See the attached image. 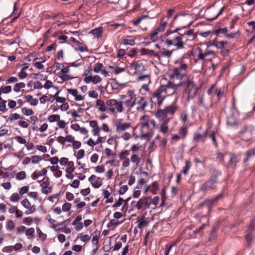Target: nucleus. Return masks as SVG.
<instances>
[{
  "mask_svg": "<svg viewBox=\"0 0 255 255\" xmlns=\"http://www.w3.org/2000/svg\"><path fill=\"white\" fill-rule=\"evenodd\" d=\"M255 230V218H254L252 220L249 226H248V228L247 230L251 231V232H253Z\"/></svg>",
  "mask_w": 255,
  "mask_h": 255,
  "instance_id": "nucleus-57",
  "label": "nucleus"
},
{
  "mask_svg": "<svg viewBox=\"0 0 255 255\" xmlns=\"http://www.w3.org/2000/svg\"><path fill=\"white\" fill-rule=\"evenodd\" d=\"M103 67V64L101 63L98 62L95 64L93 70L96 73H98L102 70Z\"/></svg>",
  "mask_w": 255,
  "mask_h": 255,
  "instance_id": "nucleus-43",
  "label": "nucleus"
},
{
  "mask_svg": "<svg viewBox=\"0 0 255 255\" xmlns=\"http://www.w3.org/2000/svg\"><path fill=\"white\" fill-rule=\"evenodd\" d=\"M69 68L68 66L62 68L58 74V76L62 79L63 81H66L73 79V77L70 75L66 74L69 72Z\"/></svg>",
  "mask_w": 255,
  "mask_h": 255,
  "instance_id": "nucleus-15",
  "label": "nucleus"
},
{
  "mask_svg": "<svg viewBox=\"0 0 255 255\" xmlns=\"http://www.w3.org/2000/svg\"><path fill=\"white\" fill-rule=\"evenodd\" d=\"M208 224L204 223L201 227L193 231L192 233L189 234L190 238L195 239L197 237H200L203 235L202 231L207 226Z\"/></svg>",
  "mask_w": 255,
  "mask_h": 255,
  "instance_id": "nucleus-12",
  "label": "nucleus"
},
{
  "mask_svg": "<svg viewBox=\"0 0 255 255\" xmlns=\"http://www.w3.org/2000/svg\"><path fill=\"white\" fill-rule=\"evenodd\" d=\"M229 43L228 41H220L218 40L217 37L214 38V43H213L214 46H215L217 49H223L225 46L228 44Z\"/></svg>",
  "mask_w": 255,
  "mask_h": 255,
  "instance_id": "nucleus-24",
  "label": "nucleus"
},
{
  "mask_svg": "<svg viewBox=\"0 0 255 255\" xmlns=\"http://www.w3.org/2000/svg\"><path fill=\"white\" fill-rule=\"evenodd\" d=\"M60 119V116L58 115H52L48 117V121L50 122H57Z\"/></svg>",
  "mask_w": 255,
  "mask_h": 255,
  "instance_id": "nucleus-40",
  "label": "nucleus"
},
{
  "mask_svg": "<svg viewBox=\"0 0 255 255\" xmlns=\"http://www.w3.org/2000/svg\"><path fill=\"white\" fill-rule=\"evenodd\" d=\"M36 231L38 234V237L42 239L43 241H45L46 239L47 235L43 233L40 230V228L38 227L36 228Z\"/></svg>",
  "mask_w": 255,
  "mask_h": 255,
  "instance_id": "nucleus-50",
  "label": "nucleus"
},
{
  "mask_svg": "<svg viewBox=\"0 0 255 255\" xmlns=\"http://www.w3.org/2000/svg\"><path fill=\"white\" fill-rule=\"evenodd\" d=\"M168 96H169V92L165 85H161L152 94L150 101L155 105L157 104L158 107L160 108L162 105L163 101Z\"/></svg>",
  "mask_w": 255,
  "mask_h": 255,
  "instance_id": "nucleus-4",
  "label": "nucleus"
},
{
  "mask_svg": "<svg viewBox=\"0 0 255 255\" xmlns=\"http://www.w3.org/2000/svg\"><path fill=\"white\" fill-rule=\"evenodd\" d=\"M164 18L165 17H163L162 18L160 25L157 28H156L157 30L159 32L164 31L165 29L166 26L167 24V20L164 21Z\"/></svg>",
  "mask_w": 255,
  "mask_h": 255,
  "instance_id": "nucleus-31",
  "label": "nucleus"
},
{
  "mask_svg": "<svg viewBox=\"0 0 255 255\" xmlns=\"http://www.w3.org/2000/svg\"><path fill=\"white\" fill-rule=\"evenodd\" d=\"M230 158L229 161L227 164V167L228 168H235L236 167L237 163L240 161V158L237 155L229 153Z\"/></svg>",
  "mask_w": 255,
  "mask_h": 255,
  "instance_id": "nucleus-9",
  "label": "nucleus"
},
{
  "mask_svg": "<svg viewBox=\"0 0 255 255\" xmlns=\"http://www.w3.org/2000/svg\"><path fill=\"white\" fill-rule=\"evenodd\" d=\"M122 43L124 45H134L135 41L133 39H124Z\"/></svg>",
  "mask_w": 255,
  "mask_h": 255,
  "instance_id": "nucleus-53",
  "label": "nucleus"
},
{
  "mask_svg": "<svg viewBox=\"0 0 255 255\" xmlns=\"http://www.w3.org/2000/svg\"><path fill=\"white\" fill-rule=\"evenodd\" d=\"M75 169L74 167H72L71 168H66L65 171L66 172V176L67 178L72 179L74 177V175L72 174V172H74Z\"/></svg>",
  "mask_w": 255,
  "mask_h": 255,
  "instance_id": "nucleus-38",
  "label": "nucleus"
},
{
  "mask_svg": "<svg viewBox=\"0 0 255 255\" xmlns=\"http://www.w3.org/2000/svg\"><path fill=\"white\" fill-rule=\"evenodd\" d=\"M138 81H145L147 83H150V79L149 75H142L137 78Z\"/></svg>",
  "mask_w": 255,
  "mask_h": 255,
  "instance_id": "nucleus-41",
  "label": "nucleus"
},
{
  "mask_svg": "<svg viewBox=\"0 0 255 255\" xmlns=\"http://www.w3.org/2000/svg\"><path fill=\"white\" fill-rule=\"evenodd\" d=\"M209 137L212 139L213 140L214 144L216 147H218V144L216 140V137H215V131H212L211 134L209 135Z\"/></svg>",
  "mask_w": 255,
  "mask_h": 255,
  "instance_id": "nucleus-59",
  "label": "nucleus"
},
{
  "mask_svg": "<svg viewBox=\"0 0 255 255\" xmlns=\"http://www.w3.org/2000/svg\"><path fill=\"white\" fill-rule=\"evenodd\" d=\"M214 39L212 41L206 43H198L197 47L194 49L192 52L193 56L195 58V61L197 62L201 60L205 61L206 58L209 55L215 56L216 52L209 49L211 46H214Z\"/></svg>",
  "mask_w": 255,
  "mask_h": 255,
  "instance_id": "nucleus-2",
  "label": "nucleus"
},
{
  "mask_svg": "<svg viewBox=\"0 0 255 255\" xmlns=\"http://www.w3.org/2000/svg\"><path fill=\"white\" fill-rule=\"evenodd\" d=\"M131 161L133 163H135L136 165L138 166L141 162V159L136 154H133L130 158Z\"/></svg>",
  "mask_w": 255,
  "mask_h": 255,
  "instance_id": "nucleus-36",
  "label": "nucleus"
},
{
  "mask_svg": "<svg viewBox=\"0 0 255 255\" xmlns=\"http://www.w3.org/2000/svg\"><path fill=\"white\" fill-rule=\"evenodd\" d=\"M187 133V128L186 127H182L180 128L179 134L182 137H184Z\"/></svg>",
  "mask_w": 255,
  "mask_h": 255,
  "instance_id": "nucleus-47",
  "label": "nucleus"
},
{
  "mask_svg": "<svg viewBox=\"0 0 255 255\" xmlns=\"http://www.w3.org/2000/svg\"><path fill=\"white\" fill-rule=\"evenodd\" d=\"M141 128H148L149 127V117L148 115H144L140 119Z\"/></svg>",
  "mask_w": 255,
  "mask_h": 255,
  "instance_id": "nucleus-22",
  "label": "nucleus"
},
{
  "mask_svg": "<svg viewBox=\"0 0 255 255\" xmlns=\"http://www.w3.org/2000/svg\"><path fill=\"white\" fill-rule=\"evenodd\" d=\"M22 113L26 116H31L33 114L32 109H28L26 107L22 108L21 109Z\"/></svg>",
  "mask_w": 255,
  "mask_h": 255,
  "instance_id": "nucleus-42",
  "label": "nucleus"
},
{
  "mask_svg": "<svg viewBox=\"0 0 255 255\" xmlns=\"http://www.w3.org/2000/svg\"><path fill=\"white\" fill-rule=\"evenodd\" d=\"M165 86L167 91L169 89L173 90L172 92H169V96L174 95L176 96V98H178L180 94L179 88L181 86H182L181 81L178 83H175L174 79L173 80H169Z\"/></svg>",
  "mask_w": 255,
  "mask_h": 255,
  "instance_id": "nucleus-6",
  "label": "nucleus"
},
{
  "mask_svg": "<svg viewBox=\"0 0 255 255\" xmlns=\"http://www.w3.org/2000/svg\"><path fill=\"white\" fill-rule=\"evenodd\" d=\"M131 205L133 208H136L138 210L142 208L146 210L150 207L148 201H145L143 198H141L137 202L132 201Z\"/></svg>",
  "mask_w": 255,
  "mask_h": 255,
  "instance_id": "nucleus-8",
  "label": "nucleus"
},
{
  "mask_svg": "<svg viewBox=\"0 0 255 255\" xmlns=\"http://www.w3.org/2000/svg\"><path fill=\"white\" fill-rule=\"evenodd\" d=\"M129 154V151L128 150H125L124 151H122L119 154V157L121 159H123L126 158V156H128Z\"/></svg>",
  "mask_w": 255,
  "mask_h": 255,
  "instance_id": "nucleus-55",
  "label": "nucleus"
},
{
  "mask_svg": "<svg viewBox=\"0 0 255 255\" xmlns=\"http://www.w3.org/2000/svg\"><path fill=\"white\" fill-rule=\"evenodd\" d=\"M89 181L91 182L92 186L95 188H98L102 185V179L99 177L95 175H92L89 178Z\"/></svg>",
  "mask_w": 255,
  "mask_h": 255,
  "instance_id": "nucleus-14",
  "label": "nucleus"
},
{
  "mask_svg": "<svg viewBox=\"0 0 255 255\" xmlns=\"http://www.w3.org/2000/svg\"><path fill=\"white\" fill-rule=\"evenodd\" d=\"M164 109L167 115H168V114L173 115L175 112L178 109V107L175 102H174L171 105L166 107Z\"/></svg>",
  "mask_w": 255,
  "mask_h": 255,
  "instance_id": "nucleus-19",
  "label": "nucleus"
},
{
  "mask_svg": "<svg viewBox=\"0 0 255 255\" xmlns=\"http://www.w3.org/2000/svg\"><path fill=\"white\" fill-rule=\"evenodd\" d=\"M42 192L45 194H48L52 192V188L50 187V182L48 178L41 184Z\"/></svg>",
  "mask_w": 255,
  "mask_h": 255,
  "instance_id": "nucleus-18",
  "label": "nucleus"
},
{
  "mask_svg": "<svg viewBox=\"0 0 255 255\" xmlns=\"http://www.w3.org/2000/svg\"><path fill=\"white\" fill-rule=\"evenodd\" d=\"M155 116L158 119H162L163 121L165 119L168 118L165 109H159L155 113Z\"/></svg>",
  "mask_w": 255,
  "mask_h": 255,
  "instance_id": "nucleus-26",
  "label": "nucleus"
},
{
  "mask_svg": "<svg viewBox=\"0 0 255 255\" xmlns=\"http://www.w3.org/2000/svg\"><path fill=\"white\" fill-rule=\"evenodd\" d=\"M161 200H162V202L161 203V206H162V205H163L165 200H166V191H165V187H164L162 189L161 192Z\"/></svg>",
  "mask_w": 255,
  "mask_h": 255,
  "instance_id": "nucleus-54",
  "label": "nucleus"
},
{
  "mask_svg": "<svg viewBox=\"0 0 255 255\" xmlns=\"http://www.w3.org/2000/svg\"><path fill=\"white\" fill-rule=\"evenodd\" d=\"M137 104L139 106L136 108V110L139 112H145V107L147 105L146 98L138 96L137 97Z\"/></svg>",
  "mask_w": 255,
  "mask_h": 255,
  "instance_id": "nucleus-13",
  "label": "nucleus"
},
{
  "mask_svg": "<svg viewBox=\"0 0 255 255\" xmlns=\"http://www.w3.org/2000/svg\"><path fill=\"white\" fill-rule=\"evenodd\" d=\"M170 121V118H166L160 125V131L164 134L167 133L168 131V123Z\"/></svg>",
  "mask_w": 255,
  "mask_h": 255,
  "instance_id": "nucleus-21",
  "label": "nucleus"
},
{
  "mask_svg": "<svg viewBox=\"0 0 255 255\" xmlns=\"http://www.w3.org/2000/svg\"><path fill=\"white\" fill-rule=\"evenodd\" d=\"M116 104L115 99H110L106 101V105L108 108H114V105Z\"/></svg>",
  "mask_w": 255,
  "mask_h": 255,
  "instance_id": "nucleus-52",
  "label": "nucleus"
},
{
  "mask_svg": "<svg viewBox=\"0 0 255 255\" xmlns=\"http://www.w3.org/2000/svg\"><path fill=\"white\" fill-rule=\"evenodd\" d=\"M48 200L52 203L57 202L59 200V194H54L48 197Z\"/></svg>",
  "mask_w": 255,
  "mask_h": 255,
  "instance_id": "nucleus-49",
  "label": "nucleus"
},
{
  "mask_svg": "<svg viewBox=\"0 0 255 255\" xmlns=\"http://www.w3.org/2000/svg\"><path fill=\"white\" fill-rule=\"evenodd\" d=\"M228 32V29L227 27L223 28H219L216 29L212 31V35H216L217 38L219 37H222L221 34L225 35Z\"/></svg>",
  "mask_w": 255,
  "mask_h": 255,
  "instance_id": "nucleus-20",
  "label": "nucleus"
},
{
  "mask_svg": "<svg viewBox=\"0 0 255 255\" xmlns=\"http://www.w3.org/2000/svg\"><path fill=\"white\" fill-rule=\"evenodd\" d=\"M170 80H175V78L177 79H180V81H183L184 79H186L189 76L184 74L182 72H180L178 71V70H174L173 69V72L170 75Z\"/></svg>",
  "mask_w": 255,
  "mask_h": 255,
  "instance_id": "nucleus-10",
  "label": "nucleus"
},
{
  "mask_svg": "<svg viewBox=\"0 0 255 255\" xmlns=\"http://www.w3.org/2000/svg\"><path fill=\"white\" fill-rule=\"evenodd\" d=\"M114 108L115 109V111L117 110V112H123L124 111L123 102L118 101L116 100V104L114 105Z\"/></svg>",
  "mask_w": 255,
  "mask_h": 255,
  "instance_id": "nucleus-29",
  "label": "nucleus"
},
{
  "mask_svg": "<svg viewBox=\"0 0 255 255\" xmlns=\"http://www.w3.org/2000/svg\"><path fill=\"white\" fill-rule=\"evenodd\" d=\"M175 50H172L171 51H169V50H167L164 48H163L160 49V52L159 53L160 57H165L169 58L171 56V55L173 51H174Z\"/></svg>",
  "mask_w": 255,
  "mask_h": 255,
  "instance_id": "nucleus-25",
  "label": "nucleus"
},
{
  "mask_svg": "<svg viewBox=\"0 0 255 255\" xmlns=\"http://www.w3.org/2000/svg\"><path fill=\"white\" fill-rule=\"evenodd\" d=\"M30 158L31 162L33 164L37 163L42 159L41 157L37 155H33Z\"/></svg>",
  "mask_w": 255,
  "mask_h": 255,
  "instance_id": "nucleus-45",
  "label": "nucleus"
},
{
  "mask_svg": "<svg viewBox=\"0 0 255 255\" xmlns=\"http://www.w3.org/2000/svg\"><path fill=\"white\" fill-rule=\"evenodd\" d=\"M253 129L254 128L252 125L245 124L242 129L239 131V134L241 135L247 132H252Z\"/></svg>",
  "mask_w": 255,
  "mask_h": 255,
  "instance_id": "nucleus-23",
  "label": "nucleus"
},
{
  "mask_svg": "<svg viewBox=\"0 0 255 255\" xmlns=\"http://www.w3.org/2000/svg\"><path fill=\"white\" fill-rule=\"evenodd\" d=\"M25 86V84L23 82H20L16 84L14 87H13V90L16 92H18L20 91V89L21 88H24Z\"/></svg>",
  "mask_w": 255,
  "mask_h": 255,
  "instance_id": "nucleus-39",
  "label": "nucleus"
},
{
  "mask_svg": "<svg viewBox=\"0 0 255 255\" xmlns=\"http://www.w3.org/2000/svg\"><path fill=\"white\" fill-rule=\"evenodd\" d=\"M19 199V196L17 193H14L11 195L10 200L11 202H17Z\"/></svg>",
  "mask_w": 255,
  "mask_h": 255,
  "instance_id": "nucleus-63",
  "label": "nucleus"
},
{
  "mask_svg": "<svg viewBox=\"0 0 255 255\" xmlns=\"http://www.w3.org/2000/svg\"><path fill=\"white\" fill-rule=\"evenodd\" d=\"M43 87L46 89H48L51 87H53L56 89H58V87L53 86L52 82L50 80H47L45 84L43 86Z\"/></svg>",
  "mask_w": 255,
  "mask_h": 255,
  "instance_id": "nucleus-48",
  "label": "nucleus"
},
{
  "mask_svg": "<svg viewBox=\"0 0 255 255\" xmlns=\"http://www.w3.org/2000/svg\"><path fill=\"white\" fill-rule=\"evenodd\" d=\"M20 118L23 119V118H20L19 115L17 113L11 114L8 117V120L10 122H12L13 121L18 120Z\"/></svg>",
  "mask_w": 255,
  "mask_h": 255,
  "instance_id": "nucleus-44",
  "label": "nucleus"
},
{
  "mask_svg": "<svg viewBox=\"0 0 255 255\" xmlns=\"http://www.w3.org/2000/svg\"><path fill=\"white\" fill-rule=\"evenodd\" d=\"M227 123L231 126H238L239 125L238 121L235 119L233 115L228 116Z\"/></svg>",
  "mask_w": 255,
  "mask_h": 255,
  "instance_id": "nucleus-27",
  "label": "nucleus"
},
{
  "mask_svg": "<svg viewBox=\"0 0 255 255\" xmlns=\"http://www.w3.org/2000/svg\"><path fill=\"white\" fill-rule=\"evenodd\" d=\"M246 155H248V156H252L255 155V147L252 149H250L248 150L246 153Z\"/></svg>",
  "mask_w": 255,
  "mask_h": 255,
  "instance_id": "nucleus-64",
  "label": "nucleus"
},
{
  "mask_svg": "<svg viewBox=\"0 0 255 255\" xmlns=\"http://www.w3.org/2000/svg\"><path fill=\"white\" fill-rule=\"evenodd\" d=\"M28 210L25 212V214L29 215L34 213L36 210L35 205L30 206L29 207L27 208Z\"/></svg>",
  "mask_w": 255,
  "mask_h": 255,
  "instance_id": "nucleus-60",
  "label": "nucleus"
},
{
  "mask_svg": "<svg viewBox=\"0 0 255 255\" xmlns=\"http://www.w3.org/2000/svg\"><path fill=\"white\" fill-rule=\"evenodd\" d=\"M80 240L83 242H87L91 239V237L88 235L81 234L79 237Z\"/></svg>",
  "mask_w": 255,
  "mask_h": 255,
  "instance_id": "nucleus-58",
  "label": "nucleus"
},
{
  "mask_svg": "<svg viewBox=\"0 0 255 255\" xmlns=\"http://www.w3.org/2000/svg\"><path fill=\"white\" fill-rule=\"evenodd\" d=\"M115 125L116 127L117 132H123L130 127V124L129 123H124V120L119 119L115 121Z\"/></svg>",
  "mask_w": 255,
  "mask_h": 255,
  "instance_id": "nucleus-7",
  "label": "nucleus"
},
{
  "mask_svg": "<svg viewBox=\"0 0 255 255\" xmlns=\"http://www.w3.org/2000/svg\"><path fill=\"white\" fill-rule=\"evenodd\" d=\"M222 50L220 51V53L221 55H222L223 57H227L230 52L231 51L230 49H221Z\"/></svg>",
  "mask_w": 255,
  "mask_h": 255,
  "instance_id": "nucleus-61",
  "label": "nucleus"
},
{
  "mask_svg": "<svg viewBox=\"0 0 255 255\" xmlns=\"http://www.w3.org/2000/svg\"><path fill=\"white\" fill-rule=\"evenodd\" d=\"M59 14H60V13L50 12V14H45V18L46 19H50V18L54 19L55 18H56Z\"/></svg>",
  "mask_w": 255,
  "mask_h": 255,
  "instance_id": "nucleus-51",
  "label": "nucleus"
},
{
  "mask_svg": "<svg viewBox=\"0 0 255 255\" xmlns=\"http://www.w3.org/2000/svg\"><path fill=\"white\" fill-rule=\"evenodd\" d=\"M47 173V170L46 168H43L40 171L34 172L31 174V178L33 180L36 179L39 176H41L46 175Z\"/></svg>",
  "mask_w": 255,
  "mask_h": 255,
  "instance_id": "nucleus-28",
  "label": "nucleus"
},
{
  "mask_svg": "<svg viewBox=\"0 0 255 255\" xmlns=\"http://www.w3.org/2000/svg\"><path fill=\"white\" fill-rule=\"evenodd\" d=\"M222 197H223V194L221 193V194L218 195L216 197L207 201V204L209 207L211 205H212V204H213L214 203L217 202L219 199H220Z\"/></svg>",
  "mask_w": 255,
  "mask_h": 255,
  "instance_id": "nucleus-33",
  "label": "nucleus"
},
{
  "mask_svg": "<svg viewBox=\"0 0 255 255\" xmlns=\"http://www.w3.org/2000/svg\"><path fill=\"white\" fill-rule=\"evenodd\" d=\"M148 223L149 221L147 220L141 221L140 222H139L137 225V228L140 229H142L143 228L146 227L148 225Z\"/></svg>",
  "mask_w": 255,
  "mask_h": 255,
  "instance_id": "nucleus-56",
  "label": "nucleus"
},
{
  "mask_svg": "<svg viewBox=\"0 0 255 255\" xmlns=\"http://www.w3.org/2000/svg\"><path fill=\"white\" fill-rule=\"evenodd\" d=\"M215 94L217 97V100L218 102H220L221 98L224 96V90L221 88L218 89L217 88L215 91Z\"/></svg>",
  "mask_w": 255,
  "mask_h": 255,
  "instance_id": "nucleus-34",
  "label": "nucleus"
},
{
  "mask_svg": "<svg viewBox=\"0 0 255 255\" xmlns=\"http://www.w3.org/2000/svg\"><path fill=\"white\" fill-rule=\"evenodd\" d=\"M191 24L187 25L178 27L173 30H167L165 33V36L169 37L167 38L164 43L168 47L174 45L176 47V49H181L184 47V43L182 41L184 34L178 32L179 30L183 28H189Z\"/></svg>",
  "mask_w": 255,
  "mask_h": 255,
  "instance_id": "nucleus-1",
  "label": "nucleus"
},
{
  "mask_svg": "<svg viewBox=\"0 0 255 255\" xmlns=\"http://www.w3.org/2000/svg\"><path fill=\"white\" fill-rule=\"evenodd\" d=\"M103 29L102 27H99L97 28H95L93 29L91 33H92L96 37L99 38L101 37L102 33H103Z\"/></svg>",
  "mask_w": 255,
  "mask_h": 255,
  "instance_id": "nucleus-30",
  "label": "nucleus"
},
{
  "mask_svg": "<svg viewBox=\"0 0 255 255\" xmlns=\"http://www.w3.org/2000/svg\"><path fill=\"white\" fill-rule=\"evenodd\" d=\"M34 232L35 230L33 228H29L26 230L25 235L26 236H31L32 237H33Z\"/></svg>",
  "mask_w": 255,
  "mask_h": 255,
  "instance_id": "nucleus-62",
  "label": "nucleus"
},
{
  "mask_svg": "<svg viewBox=\"0 0 255 255\" xmlns=\"http://www.w3.org/2000/svg\"><path fill=\"white\" fill-rule=\"evenodd\" d=\"M26 177V173L24 171H22L20 172H19L16 175V178L17 179L21 180L24 179H25Z\"/></svg>",
  "mask_w": 255,
  "mask_h": 255,
  "instance_id": "nucleus-46",
  "label": "nucleus"
},
{
  "mask_svg": "<svg viewBox=\"0 0 255 255\" xmlns=\"http://www.w3.org/2000/svg\"><path fill=\"white\" fill-rule=\"evenodd\" d=\"M221 173L217 169H213L211 175L206 180L201 186V190L203 191H208L214 190L216 188V184L218 183V178Z\"/></svg>",
  "mask_w": 255,
  "mask_h": 255,
  "instance_id": "nucleus-5",
  "label": "nucleus"
},
{
  "mask_svg": "<svg viewBox=\"0 0 255 255\" xmlns=\"http://www.w3.org/2000/svg\"><path fill=\"white\" fill-rule=\"evenodd\" d=\"M159 32L155 28L149 35V38L152 42H155L157 39V34Z\"/></svg>",
  "mask_w": 255,
  "mask_h": 255,
  "instance_id": "nucleus-37",
  "label": "nucleus"
},
{
  "mask_svg": "<svg viewBox=\"0 0 255 255\" xmlns=\"http://www.w3.org/2000/svg\"><path fill=\"white\" fill-rule=\"evenodd\" d=\"M245 237L247 242L250 243L253 241L255 236L253 234V232L247 230L246 232V235L245 236Z\"/></svg>",
  "mask_w": 255,
  "mask_h": 255,
  "instance_id": "nucleus-32",
  "label": "nucleus"
},
{
  "mask_svg": "<svg viewBox=\"0 0 255 255\" xmlns=\"http://www.w3.org/2000/svg\"><path fill=\"white\" fill-rule=\"evenodd\" d=\"M96 106L99 107V110L101 112H106V111H110L112 113H115V109L114 108H108L106 105H105V102L104 101L98 99L96 101Z\"/></svg>",
  "mask_w": 255,
  "mask_h": 255,
  "instance_id": "nucleus-11",
  "label": "nucleus"
},
{
  "mask_svg": "<svg viewBox=\"0 0 255 255\" xmlns=\"http://www.w3.org/2000/svg\"><path fill=\"white\" fill-rule=\"evenodd\" d=\"M191 167V162L190 160H186L185 161V166L184 167L183 170L182 171V172L185 174H187L188 171L189 169Z\"/></svg>",
  "mask_w": 255,
  "mask_h": 255,
  "instance_id": "nucleus-35",
  "label": "nucleus"
},
{
  "mask_svg": "<svg viewBox=\"0 0 255 255\" xmlns=\"http://www.w3.org/2000/svg\"><path fill=\"white\" fill-rule=\"evenodd\" d=\"M183 90L185 93L188 94L187 100L194 98L197 94L198 88L196 86V84L193 77H188L186 79L181 81Z\"/></svg>",
  "mask_w": 255,
  "mask_h": 255,
  "instance_id": "nucleus-3",
  "label": "nucleus"
},
{
  "mask_svg": "<svg viewBox=\"0 0 255 255\" xmlns=\"http://www.w3.org/2000/svg\"><path fill=\"white\" fill-rule=\"evenodd\" d=\"M101 81L102 78L99 75H95L94 76L89 75L84 79V81L87 84L92 82L93 84H96L100 83Z\"/></svg>",
  "mask_w": 255,
  "mask_h": 255,
  "instance_id": "nucleus-17",
  "label": "nucleus"
},
{
  "mask_svg": "<svg viewBox=\"0 0 255 255\" xmlns=\"http://www.w3.org/2000/svg\"><path fill=\"white\" fill-rule=\"evenodd\" d=\"M140 51L141 55H147L150 57H156L159 59H160V55L159 53L154 52L153 50L142 48L140 50Z\"/></svg>",
  "mask_w": 255,
  "mask_h": 255,
  "instance_id": "nucleus-16",
  "label": "nucleus"
}]
</instances>
